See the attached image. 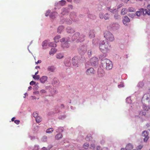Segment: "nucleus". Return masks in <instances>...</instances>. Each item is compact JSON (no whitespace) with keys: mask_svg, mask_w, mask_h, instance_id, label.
I'll use <instances>...</instances> for the list:
<instances>
[{"mask_svg":"<svg viewBox=\"0 0 150 150\" xmlns=\"http://www.w3.org/2000/svg\"><path fill=\"white\" fill-rule=\"evenodd\" d=\"M99 48L100 51L104 53L109 51L111 49L110 45L108 41H103L99 44Z\"/></svg>","mask_w":150,"mask_h":150,"instance_id":"1","label":"nucleus"},{"mask_svg":"<svg viewBox=\"0 0 150 150\" xmlns=\"http://www.w3.org/2000/svg\"><path fill=\"white\" fill-rule=\"evenodd\" d=\"M101 64L103 68L107 70H110L112 67V62L108 59H104L102 60Z\"/></svg>","mask_w":150,"mask_h":150,"instance_id":"2","label":"nucleus"},{"mask_svg":"<svg viewBox=\"0 0 150 150\" xmlns=\"http://www.w3.org/2000/svg\"><path fill=\"white\" fill-rule=\"evenodd\" d=\"M85 59L82 56H76L73 57L72 60V62L73 65L77 66L82 62V61Z\"/></svg>","mask_w":150,"mask_h":150,"instance_id":"3","label":"nucleus"},{"mask_svg":"<svg viewBox=\"0 0 150 150\" xmlns=\"http://www.w3.org/2000/svg\"><path fill=\"white\" fill-rule=\"evenodd\" d=\"M104 37L107 40L110 42L113 41L115 39L113 35L110 32L106 31L104 33Z\"/></svg>","mask_w":150,"mask_h":150,"instance_id":"4","label":"nucleus"},{"mask_svg":"<svg viewBox=\"0 0 150 150\" xmlns=\"http://www.w3.org/2000/svg\"><path fill=\"white\" fill-rule=\"evenodd\" d=\"M142 102L143 103L150 105V93L145 94L142 97Z\"/></svg>","mask_w":150,"mask_h":150,"instance_id":"5","label":"nucleus"},{"mask_svg":"<svg viewBox=\"0 0 150 150\" xmlns=\"http://www.w3.org/2000/svg\"><path fill=\"white\" fill-rule=\"evenodd\" d=\"M78 51L80 55H83L87 51V47L84 45H82L79 48Z\"/></svg>","mask_w":150,"mask_h":150,"instance_id":"6","label":"nucleus"},{"mask_svg":"<svg viewBox=\"0 0 150 150\" xmlns=\"http://www.w3.org/2000/svg\"><path fill=\"white\" fill-rule=\"evenodd\" d=\"M61 42H63L62 44V47L63 48H68L69 47V44L68 40H66L65 38H63L60 40Z\"/></svg>","mask_w":150,"mask_h":150,"instance_id":"7","label":"nucleus"},{"mask_svg":"<svg viewBox=\"0 0 150 150\" xmlns=\"http://www.w3.org/2000/svg\"><path fill=\"white\" fill-rule=\"evenodd\" d=\"M136 15L138 16H141L142 15H144L146 14V9L141 8L139 10L136 12Z\"/></svg>","mask_w":150,"mask_h":150,"instance_id":"8","label":"nucleus"},{"mask_svg":"<svg viewBox=\"0 0 150 150\" xmlns=\"http://www.w3.org/2000/svg\"><path fill=\"white\" fill-rule=\"evenodd\" d=\"M98 59L96 57H93L90 59L91 63L92 65L96 66L98 64Z\"/></svg>","mask_w":150,"mask_h":150,"instance_id":"9","label":"nucleus"},{"mask_svg":"<svg viewBox=\"0 0 150 150\" xmlns=\"http://www.w3.org/2000/svg\"><path fill=\"white\" fill-rule=\"evenodd\" d=\"M149 134L146 131H144L142 133V135L143 137H144V141L145 142H146L149 139Z\"/></svg>","mask_w":150,"mask_h":150,"instance_id":"10","label":"nucleus"},{"mask_svg":"<svg viewBox=\"0 0 150 150\" xmlns=\"http://www.w3.org/2000/svg\"><path fill=\"white\" fill-rule=\"evenodd\" d=\"M86 72L87 75H91L94 74L95 71L93 68H90L87 70Z\"/></svg>","mask_w":150,"mask_h":150,"instance_id":"11","label":"nucleus"},{"mask_svg":"<svg viewBox=\"0 0 150 150\" xmlns=\"http://www.w3.org/2000/svg\"><path fill=\"white\" fill-rule=\"evenodd\" d=\"M130 19L127 16L124 17V19L123 20V23L125 25H127L128 23L129 22Z\"/></svg>","mask_w":150,"mask_h":150,"instance_id":"12","label":"nucleus"},{"mask_svg":"<svg viewBox=\"0 0 150 150\" xmlns=\"http://www.w3.org/2000/svg\"><path fill=\"white\" fill-rule=\"evenodd\" d=\"M133 148L134 146L132 144L129 143L126 145L125 149L126 150H131Z\"/></svg>","mask_w":150,"mask_h":150,"instance_id":"13","label":"nucleus"},{"mask_svg":"<svg viewBox=\"0 0 150 150\" xmlns=\"http://www.w3.org/2000/svg\"><path fill=\"white\" fill-rule=\"evenodd\" d=\"M66 31L69 33H72L75 32L74 30L70 27H68L66 29Z\"/></svg>","mask_w":150,"mask_h":150,"instance_id":"14","label":"nucleus"},{"mask_svg":"<svg viewBox=\"0 0 150 150\" xmlns=\"http://www.w3.org/2000/svg\"><path fill=\"white\" fill-rule=\"evenodd\" d=\"M80 34L78 32L75 33L72 36V39L73 40L77 39L79 36Z\"/></svg>","mask_w":150,"mask_h":150,"instance_id":"15","label":"nucleus"},{"mask_svg":"<svg viewBox=\"0 0 150 150\" xmlns=\"http://www.w3.org/2000/svg\"><path fill=\"white\" fill-rule=\"evenodd\" d=\"M47 78L46 76H43L40 79V80L42 83H44L47 80Z\"/></svg>","mask_w":150,"mask_h":150,"instance_id":"16","label":"nucleus"},{"mask_svg":"<svg viewBox=\"0 0 150 150\" xmlns=\"http://www.w3.org/2000/svg\"><path fill=\"white\" fill-rule=\"evenodd\" d=\"M55 68L53 66H49L47 68V70L50 72H53L55 70Z\"/></svg>","mask_w":150,"mask_h":150,"instance_id":"17","label":"nucleus"},{"mask_svg":"<svg viewBox=\"0 0 150 150\" xmlns=\"http://www.w3.org/2000/svg\"><path fill=\"white\" fill-rule=\"evenodd\" d=\"M85 36L83 35H81L79 38L78 39V40L80 42H82L84 40V38Z\"/></svg>","mask_w":150,"mask_h":150,"instance_id":"18","label":"nucleus"},{"mask_svg":"<svg viewBox=\"0 0 150 150\" xmlns=\"http://www.w3.org/2000/svg\"><path fill=\"white\" fill-rule=\"evenodd\" d=\"M57 51V49L55 48H52L51 49L50 52L49 54L50 55H53Z\"/></svg>","mask_w":150,"mask_h":150,"instance_id":"19","label":"nucleus"},{"mask_svg":"<svg viewBox=\"0 0 150 150\" xmlns=\"http://www.w3.org/2000/svg\"><path fill=\"white\" fill-rule=\"evenodd\" d=\"M108 10L111 12H112L113 11L118 12V10L116 8H114L113 7H112L111 6L109 8Z\"/></svg>","mask_w":150,"mask_h":150,"instance_id":"20","label":"nucleus"},{"mask_svg":"<svg viewBox=\"0 0 150 150\" xmlns=\"http://www.w3.org/2000/svg\"><path fill=\"white\" fill-rule=\"evenodd\" d=\"M64 29V27L62 25H61L58 28L57 32L61 33L63 30Z\"/></svg>","mask_w":150,"mask_h":150,"instance_id":"21","label":"nucleus"},{"mask_svg":"<svg viewBox=\"0 0 150 150\" xmlns=\"http://www.w3.org/2000/svg\"><path fill=\"white\" fill-rule=\"evenodd\" d=\"M62 137V134L59 133L57 134L55 136V138L56 139L58 140L60 139Z\"/></svg>","mask_w":150,"mask_h":150,"instance_id":"22","label":"nucleus"},{"mask_svg":"<svg viewBox=\"0 0 150 150\" xmlns=\"http://www.w3.org/2000/svg\"><path fill=\"white\" fill-rule=\"evenodd\" d=\"M56 57L58 59H61L64 57L63 55L61 53H58L56 55Z\"/></svg>","mask_w":150,"mask_h":150,"instance_id":"23","label":"nucleus"},{"mask_svg":"<svg viewBox=\"0 0 150 150\" xmlns=\"http://www.w3.org/2000/svg\"><path fill=\"white\" fill-rule=\"evenodd\" d=\"M127 12V9L125 8H124L122 9L121 13L122 15H124L126 14Z\"/></svg>","mask_w":150,"mask_h":150,"instance_id":"24","label":"nucleus"},{"mask_svg":"<svg viewBox=\"0 0 150 150\" xmlns=\"http://www.w3.org/2000/svg\"><path fill=\"white\" fill-rule=\"evenodd\" d=\"M70 17L72 20H73L74 18L76 17V15L74 12H72L70 14Z\"/></svg>","mask_w":150,"mask_h":150,"instance_id":"25","label":"nucleus"},{"mask_svg":"<svg viewBox=\"0 0 150 150\" xmlns=\"http://www.w3.org/2000/svg\"><path fill=\"white\" fill-rule=\"evenodd\" d=\"M58 81L57 79H54L53 80L52 83L53 85H54L55 86L59 84Z\"/></svg>","mask_w":150,"mask_h":150,"instance_id":"26","label":"nucleus"},{"mask_svg":"<svg viewBox=\"0 0 150 150\" xmlns=\"http://www.w3.org/2000/svg\"><path fill=\"white\" fill-rule=\"evenodd\" d=\"M60 38V36L59 35H57L54 38V40L56 42H58L59 39Z\"/></svg>","mask_w":150,"mask_h":150,"instance_id":"27","label":"nucleus"},{"mask_svg":"<svg viewBox=\"0 0 150 150\" xmlns=\"http://www.w3.org/2000/svg\"><path fill=\"white\" fill-rule=\"evenodd\" d=\"M54 131V129L52 128H49L47 129L46 132L47 133L49 134L51 133L52 132Z\"/></svg>","mask_w":150,"mask_h":150,"instance_id":"28","label":"nucleus"},{"mask_svg":"<svg viewBox=\"0 0 150 150\" xmlns=\"http://www.w3.org/2000/svg\"><path fill=\"white\" fill-rule=\"evenodd\" d=\"M128 10L129 12H133L135 11V9L132 7H129L128 8Z\"/></svg>","mask_w":150,"mask_h":150,"instance_id":"29","label":"nucleus"},{"mask_svg":"<svg viewBox=\"0 0 150 150\" xmlns=\"http://www.w3.org/2000/svg\"><path fill=\"white\" fill-rule=\"evenodd\" d=\"M89 146V144L88 143H86L83 145V147L86 149H87Z\"/></svg>","mask_w":150,"mask_h":150,"instance_id":"30","label":"nucleus"},{"mask_svg":"<svg viewBox=\"0 0 150 150\" xmlns=\"http://www.w3.org/2000/svg\"><path fill=\"white\" fill-rule=\"evenodd\" d=\"M110 17V15L108 13H105L104 16V18L105 20H106L108 19Z\"/></svg>","mask_w":150,"mask_h":150,"instance_id":"31","label":"nucleus"},{"mask_svg":"<svg viewBox=\"0 0 150 150\" xmlns=\"http://www.w3.org/2000/svg\"><path fill=\"white\" fill-rule=\"evenodd\" d=\"M35 120L36 122L38 123L41 122L42 120V118L38 116L36 118Z\"/></svg>","mask_w":150,"mask_h":150,"instance_id":"32","label":"nucleus"},{"mask_svg":"<svg viewBox=\"0 0 150 150\" xmlns=\"http://www.w3.org/2000/svg\"><path fill=\"white\" fill-rule=\"evenodd\" d=\"M48 45L49 46L51 47H56L57 46L56 44L52 42L49 43L48 44Z\"/></svg>","mask_w":150,"mask_h":150,"instance_id":"33","label":"nucleus"},{"mask_svg":"<svg viewBox=\"0 0 150 150\" xmlns=\"http://www.w3.org/2000/svg\"><path fill=\"white\" fill-rule=\"evenodd\" d=\"M66 3V1L64 0H62L59 2V4L62 6L64 5Z\"/></svg>","mask_w":150,"mask_h":150,"instance_id":"34","label":"nucleus"},{"mask_svg":"<svg viewBox=\"0 0 150 150\" xmlns=\"http://www.w3.org/2000/svg\"><path fill=\"white\" fill-rule=\"evenodd\" d=\"M92 138V137H91V135L90 134L87 135L85 139L87 141H89Z\"/></svg>","mask_w":150,"mask_h":150,"instance_id":"35","label":"nucleus"},{"mask_svg":"<svg viewBox=\"0 0 150 150\" xmlns=\"http://www.w3.org/2000/svg\"><path fill=\"white\" fill-rule=\"evenodd\" d=\"M114 18L115 19H118L120 18V16L118 15L117 13H116L115 14L114 16Z\"/></svg>","mask_w":150,"mask_h":150,"instance_id":"36","label":"nucleus"},{"mask_svg":"<svg viewBox=\"0 0 150 150\" xmlns=\"http://www.w3.org/2000/svg\"><path fill=\"white\" fill-rule=\"evenodd\" d=\"M33 78L34 79L38 80L39 79L40 77V76L38 75H34L33 76Z\"/></svg>","mask_w":150,"mask_h":150,"instance_id":"37","label":"nucleus"},{"mask_svg":"<svg viewBox=\"0 0 150 150\" xmlns=\"http://www.w3.org/2000/svg\"><path fill=\"white\" fill-rule=\"evenodd\" d=\"M38 114L36 112H35L33 113V116L35 118H36L38 117Z\"/></svg>","mask_w":150,"mask_h":150,"instance_id":"38","label":"nucleus"},{"mask_svg":"<svg viewBox=\"0 0 150 150\" xmlns=\"http://www.w3.org/2000/svg\"><path fill=\"white\" fill-rule=\"evenodd\" d=\"M143 147V145L140 144L138 146L137 148V150H140Z\"/></svg>","mask_w":150,"mask_h":150,"instance_id":"39","label":"nucleus"},{"mask_svg":"<svg viewBox=\"0 0 150 150\" xmlns=\"http://www.w3.org/2000/svg\"><path fill=\"white\" fill-rule=\"evenodd\" d=\"M47 41H44L42 43V45L43 46H47Z\"/></svg>","mask_w":150,"mask_h":150,"instance_id":"40","label":"nucleus"},{"mask_svg":"<svg viewBox=\"0 0 150 150\" xmlns=\"http://www.w3.org/2000/svg\"><path fill=\"white\" fill-rule=\"evenodd\" d=\"M95 147V145L94 144H91L90 145V148L94 149Z\"/></svg>","mask_w":150,"mask_h":150,"instance_id":"41","label":"nucleus"},{"mask_svg":"<svg viewBox=\"0 0 150 150\" xmlns=\"http://www.w3.org/2000/svg\"><path fill=\"white\" fill-rule=\"evenodd\" d=\"M14 123L17 125H18L19 124L20 121L19 120H16L14 121Z\"/></svg>","mask_w":150,"mask_h":150,"instance_id":"42","label":"nucleus"},{"mask_svg":"<svg viewBox=\"0 0 150 150\" xmlns=\"http://www.w3.org/2000/svg\"><path fill=\"white\" fill-rule=\"evenodd\" d=\"M100 18L101 19H103V14L102 13H100L99 14Z\"/></svg>","mask_w":150,"mask_h":150,"instance_id":"43","label":"nucleus"},{"mask_svg":"<svg viewBox=\"0 0 150 150\" xmlns=\"http://www.w3.org/2000/svg\"><path fill=\"white\" fill-rule=\"evenodd\" d=\"M30 85H34L35 84V82L33 81H31L30 82Z\"/></svg>","mask_w":150,"mask_h":150,"instance_id":"44","label":"nucleus"},{"mask_svg":"<svg viewBox=\"0 0 150 150\" xmlns=\"http://www.w3.org/2000/svg\"><path fill=\"white\" fill-rule=\"evenodd\" d=\"M39 146H35V148L33 149V150H37L39 149Z\"/></svg>","mask_w":150,"mask_h":150,"instance_id":"45","label":"nucleus"},{"mask_svg":"<svg viewBox=\"0 0 150 150\" xmlns=\"http://www.w3.org/2000/svg\"><path fill=\"white\" fill-rule=\"evenodd\" d=\"M146 14L150 16V9H149H149H148L147 11L146 10Z\"/></svg>","mask_w":150,"mask_h":150,"instance_id":"46","label":"nucleus"},{"mask_svg":"<svg viewBox=\"0 0 150 150\" xmlns=\"http://www.w3.org/2000/svg\"><path fill=\"white\" fill-rule=\"evenodd\" d=\"M89 36L91 38H93L94 36V35L93 34V33L92 34H91L90 33H90L89 34Z\"/></svg>","mask_w":150,"mask_h":150,"instance_id":"47","label":"nucleus"},{"mask_svg":"<svg viewBox=\"0 0 150 150\" xmlns=\"http://www.w3.org/2000/svg\"><path fill=\"white\" fill-rule=\"evenodd\" d=\"M101 147L100 146H98L97 147L96 150H101Z\"/></svg>","mask_w":150,"mask_h":150,"instance_id":"48","label":"nucleus"},{"mask_svg":"<svg viewBox=\"0 0 150 150\" xmlns=\"http://www.w3.org/2000/svg\"><path fill=\"white\" fill-rule=\"evenodd\" d=\"M91 50H89L88 51V54L89 55H90L91 54Z\"/></svg>","mask_w":150,"mask_h":150,"instance_id":"49","label":"nucleus"},{"mask_svg":"<svg viewBox=\"0 0 150 150\" xmlns=\"http://www.w3.org/2000/svg\"><path fill=\"white\" fill-rule=\"evenodd\" d=\"M49 13H50V12L48 11H47L46 12V13H45V15L46 16H48V15H49Z\"/></svg>","mask_w":150,"mask_h":150,"instance_id":"50","label":"nucleus"},{"mask_svg":"<svg viewBox=\"0 0 150 150\" xmlns=\"http://www.w3.org/2000/svg\"><path fill=\"white\" fill-rule=\"evenodd\" d=\"M42 61L41 60H38L37 62H36V64H37L38 63H40Z\"/></svg>","mask_w":150,"mask_h":150,"instance_id":"51","label":"nucleus"},{"mask_svg":"<svg viewBox=\"0 0 150 150\" xmlns=\"http://www.w3.org/2000/svg\"><path fill=\"white\" fill-rule=\"evenodd\" d=\"M46 92V91L44 90H42L40 91V92L41 93H45Z\"/></svg>","mask_w":150,"mask_h":150,"instance_id":"52","label":"nucleus"},{"mask_svg":"<svg viewBox=\"0 0 150 150\" xmlns=\"http://www.w3.org/2000/svg\"><path fill=\"white\" fill-rule=\"evenodd\" d=\"M149 108V107H146V108L144 109V110H145L146 111H147L148 110V109Z\"/></svg>","mask_w":150,"mask_h":150,"instance_id":"53","label":"nucleus"},{"mask_svg":"<svg viewBox=\"0 0 150 150\" xmlns=\"http://www.w3.org/2000/svg\"><path fill=\"white\" fill-rule=\"evenodd\" d=\"M15 119V118L14 117H13L12 119H11V121H14V120Z\"/></svg>","mask_w":150,"mask_h":150,"instance_id":"54","label":"nucleus"},{"mask_svg":"<svg viewBox=\"0 0 150 150\" xmlns=\"http://www.w3.org/2000/svg\"><path fill=\"white\" fill-rule=\"evenodd\" d=\"M118 86L119 88L120 87H123V86L122 85H119Z\"/></svg>","mask_w":150,"mask_h":150,"instance_id":"55","label":"nucleus"},{"mask_svg":"<svg viewBox=\"0 0 150 150\" xmlns=\"http://www.w3.org/2000/svg\"><path fill=\"white\" fill-rule=\"evenodd\" d=\"M122 6V4H120L119 6V7L117 8H120Z\"/></svg>","mask_w":150,"mask_h":150,"instance_id":"56","label":"nucleus"},{"mask_svg":"<svg viewBox=\"0 0 150 150\" xmlns=\"http://www.w3.org/2000/svg\"><path fill=\"white\" fill-rule=\"evenodd\" d=\"M147 8L148 9L149 8H150V5H148L147 6Z\"/></svg>","mask_w":150,"mask_h":150,"instance_id":"57","label":"nucleus"},{"mask_svg":"<svg viewBox=\"0 0 150 150\" xmlns=\"http://www.w3.org/2000/svg\"><path fill=\"white\" fill-rule=\"evenodd\" d=\"M35 68L36 69H38V68H40V67L39 66H36V67H35Z\"/></svg>","mask_w":150,"mask_h":150,"instance_id":"58","label":"nucleus"},{"mask_svg":"<svg viewBox=\"0 0 150 150\" xmlns=\"http://www.w3.org/2000/svg\"><path fill=\"white\" fill-rule=\"evenodd\" d=\"M67 1L69 2H71L72 1V0H67Z\"/></svg>","mask_w":150,"mask_h":150,"instance_id":"59","label":"nucleus"},{"mask_svg":"<svg viewBox=\"0 0 150 150\" xmlns=\"http://www.w3.org/2000/svg\"><path fill=\"white\" fill-rule=\"evenodd\" d=\"M38 71L37 72H35V75H37V74H38Z\"/></svg>","mask_w":150,"mask_h":150,"instance_id":"60","label":"nucleus"},{"mask_svg":"<svg viewBox=\"0 0 150 150\" xmlns=\"http://www.w3.org/2000/svg\"><path fill=\"white\" fill-rule=\"evenodd\" d=\"M145 113H144V112H142V115H145Z\"/></svg>","mask_w":150,"mask_h":150,"instance_id":"61","label":"nucleus"},{"mask_svg":"<svg viewBox=\"0 0 150 150\" xmlns=\"http://www.w3.org/2000/svg\"><path fill=\"white\" fill-rule=\"evenodd\" d=\"M32 88V87L31 86H30L29 87V89H31Z\"/></svg>","mask_w":150,"mask_h":150,"instance_id":"62","label":"nucleus"},{"mask_svg":"<svg viewBox=\"0 0 150 150\" xmlns=\"http://www.w3.org/2000/svg\"><path fill=\"white\" fill-rule=\"evenodd\" d=\"M121 150H125L124 148H122Z\"/></svg>","mask_w":150,"mask_h":150,"instance_id":"63","label":"nucleus"},{"mask_svg":"<svg viewBox=\"0 0 150 150\" xmlns=\"http://www.w3.org/2000/svg\"><path fill=\"white\" fill-rule=\"evenodd\" d=\"M139 83L142 84V83H142V82H140V83Z\"/></svg>","mask_w":150,"mask_h":150,"instance_id":"64","label":"nucleus"}]
</instances>
